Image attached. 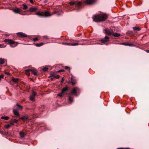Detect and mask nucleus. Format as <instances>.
<instances>
[{
  "label": "nucleus",
  "instance_id": "nucleus-1",
  "mask_svg": "<svg viewBox=\"0 0 149 149\" xmlns=\"http://www.w3.org/2000/svg\"><path fill=\"white\" fill-rule=\"evenodd\" d=\"M107 18V15L106 14L96 15L93 17V21L99 22L105 21Z\"/></svg>",
  "mask_w": 149,
  "mask_h": 149
},
{
  "label": "nucleus",
  "instance_id": "nucleus-2",
  "mask_svg": "<svg viewBox=\"0 0 149 149\" xmlns=\"http://www.w3.org/2000/svg\"><path fill=\"white\" fill-rule=\"evenodd\" d=\"M54 14V13L52 14H51L48 11H45L44 12L38 11L36 13V14L39 17H50Z\"/></svg>",
  "mask_w": 149,
  "mask_h": 149
},
{
  "label": "nucleus",
  "instance_id": "nucleus-3",
  "mask_svg": "<svg viewBox=\"0 0 149 149\" xmlns=\"http://www.w3.org/2000/svg\"><path fill=\"white\" fill-rule=\"evenodd\" d=\"M25 71L26 74H28L30 71L32 72L34 75H37V72L36 71L33 69H29L25 70Z\"/></svg>",
  "mask_w": 149,
  "mask_h": 149
},
{
  "label": "nucleus",
  "instance_id": "nucleus-4",
  "mask_svg": "<svg viewBox=\"0 0 149 149\" xmlns=\"http://www.w3.org/2000/svg\"><path fill=\"white\" fill-rule=\"evenodd\" d=\"M79 91V89L78 87H74L72 88L70 93L72 94H75L77 92Z\"/></svg>",
  "mask_w": 149,
  "mask_h": 149
},
{
  "label": "nucleus",
  "instance_id": "nucleus-5",
  "mask_svg": "<svg viewBox=\"0 0 149 149\" xmlns=\"http://www.w3.org/2000/svg\"><path fill=\"white\" fill-rule=\"evenodd\" d=\"M21 10L19 8H15L13 10V11L15 13L17 14L18 13L21 15H26L25 14H21L20 12H21Z\"/></svg>",
  "mask_w": 149,
  "mask_h": 149
},
{
  "label": "nucleus",
  "instance_id": "nucleus-6",
  "mask_svg": "<svg viewBox=\"0 0 149 149\" xmlns=\"http://www.w3.org/2000/svg\"><path fill=\"white\" fill-rule=\"evenodd\" d=\"M36 93L34 91H33L29 97V99L31 101H33L34 100L35 97Z\"/></svg>",
  "mask_w": 149,
  "mask_h": 149
},
{
  "label": "nucleus",
  "instance_id": "nucleus-7",
  "mask_svg": "<svg viewBox=\"0 0 149 149\" xmlns=\"http://www.w3.org/2000/svg\"><path fill=\"white\" fill-rule=\"evenodd\" d=\"M109 38L107 36H105L104 39L100 40V41L102 43H104L109 41Z\"/></svg>",
  "mask_w": 149,
  "mask_h": 149
},
{
  "label": "nucleus",
  "instance_id": "nucleus-8",
  "mask_svg": "<svg viewBox=\"0 0 149 149\" xmlns=\"http://www.w3.org/2000/svg\"><path fill=\"white\" fill-rule=\"evenodd\" d=\"M17 34L19 37H26L27 36V35L22 32H18L17 33Z\"/></svg>",
  "mask_w": 149,
  "mask_h": 149
},
{
  "label": "nucleus",
  "instance_id": "nucleus-9",
  "mask_svg": "<svg viewBox=\"0 0 149 149\" xmlns=\"http://www.w3.org/2000/svg\"><path fill=\"white\" fill-rule=\"evenodd\" d=\"M95 0H86L85 1V3L87 5H91L94 3Z\"/></svg>",
  "mask_w": 149,
  "mask_h": 149
},
{
  "label": "nucleus",
  "instance_id": "nucleus-10",
  "mask_svg": "<svg viewBox=\"0 0 149 149\" xmlns=\"http://www.w3.org/2000/svg\"><path fill=\"white\" fill-rule=\"evenodd\" d=\"M104 31L105 33L108 35H112L113 33V31L111 29H105Z\"/></svg>",
  "mask_w": 149,
  "mask_h": 149
},
{
  "label": "nucleus",
  "instance_id": "nucleus-11",
  "mask_svg": "<svg viewBox=\"0 0 149 149\" xmlns=\"http://www.w3.org/2000/svg\"><path fill=\"white\" fill-rule=\"evenodd\" d=\"M13 112L14 115L17 116H19V114L17 109H14L13 110Z\"/></svg>",
  "mask_w": 149,
  "mask_h": 149
},
{
  "label": "nucleus",
  "instance_id": "nucleus-12",
  "mask_svg": "<svg viewBox=\"0 0 149 149\" xmlns=\"http://www.w3.org/2000/svg\"><path fill=\"white\" fill-rule=\"evenodd\" d=\"M15 42L11 39L10 40L8 43L10 45V46L11 47H14L12 46V45L14 44Z\"/></svg>",
  "mask_w": 149,
  "mask_h": 149
},
{
  "label": "nucleus",
  "instance_id": "nucleus-13",
  "mask_svg": "<svg viewBox=\"0 0 149 149\" xmlns=\"http://www.w3.org/2000/svg\"><path fill=\"white\" fill-rule=\"evenodd\" d=\"M21 119L22 120H29V118L28 116H23L22 117H21Z\"/></svg>",
  "mask_w": 149,
  "mask_h": 149
},
{
  "label": "nucleus",
  "instance_id": "nucleus-14",
  "mask_svg": "<svg viewBox=\"0 0 149 149\" xmlns=\"http://www.w3.org/2000/svg\"><path fill=\"white\" fill-rule=\"evenodd\" d=\"M37 9L36 8L31 7L29 9V11L30 12L35 11Z\"/></svg>",
  "mask_w": 149,
  "mask_h": 149
},
{
  "label": "nucleus",
  "instance_id": "nucleus-15",
  "mask_svg": "<svg viewBox=\"0 0 149 149\" xmlns=\"http://www.w3.org/2000/svg\"><path fill=\"white\" fill-rule=\"evenodd\" d=\"M112 35L115 37H118L120 36V34L117 33H113V32Z\"/></svg>",
  "mask_w": 149,
  "mask_h": 149
},
{
  "label": "nucleus",
  "instance_id": "nucleus-16",
  "mask_svg": "<svg viewBox=\"0 0 149 149\" xmlns=\"http://www.w3.org/2000/svg\"><path fill=\"white\" fill-rule=\"evenodd\" d=\"M68 89V88L67 87L63 88L62 89V93H64L65 92L67 91Z\"/></svg>",
  "mask_w": 149,
  "mask_h": 149
},
{
  "label": "nucleus",
  "instance_id": "nucleus-17",
  "mask_svg": "<svg viewBox=\"0 0 149 149\" xmlns=\"http://www.w3.org/2000/svg\"><path fill=\"white\" fill-rule=\"evenodd\" d=\"M68 101L70 103H72L73 101V98L70 96H69L68 97Z\"/></svg>",
  "mask_w": 149,
  "mask_h": 149
},
{
  "label": "nucleus",
  "instance_id": "nucleus-18",
  "mask_svg": "<svg viewBox=\"0 0 149 149\" xmlns=\"http://www.w3.org/2000/svg\"><path fill=\"white\" fill-rule=\"evenodd\" d=\"M16 106L17 107V108L18 110L21 109L22 108V107L18 104H17Z\"/></svg>",
  "mask_w": 149,
  "mask_h": 149
},
{
  "label": "nucleus",
  "instance_id": "nucleus-19",
  "mask_svg": "<svg viewBox=\"0 0 149 149\" xmlns=\"http://www.w3.org/2000/svg\"><path fill=\"white\" fill-rule=\"evenodd\" d=\"M133 29L134 31H136V30L140 31V29L139 27H136V26L133 27Z\"/></svg>",
  "mask_w": 149,
  "mask_h": 149
},
{
  "label": "nucleus",
  "instance_id": "nucleus-20",
  "mask_svg": "<svg viewBox=\"0 0 149 149\" xmlns=\"http://www.w3.org/2000/svg\"><path fill=\"white\" fill-rule=\"evenodd\" d=\"M1 119H4L6 120H7L9 119V117L8 116H2L1 118Z\"/></svg>",
  "mask_w": 149,
  "mask_h": 149
},
{
  "label": "nucleus",
  "instance_id": "nucleus-21",
  "mask_svg": "<svg viewBox=\"0 0 149 149\" xmlns=\"http://www.w3.org/2000/svg\"><path fill=\"white\" fill-rule=\"evenodd\" d=\"M5 61L4 59L2 58H0V64H2L4 63Z\"/></svg>",
  "mask_w": 149,
  "mask_h": 149
},
{
  "label": "nucleus",
  "instance_id": "nucleus-22",
  "mask_svg": "<svg viewBox=\"0 0 149 149\" xmlns=\"http://www.w3.org/2000/svg\"><path fill=\"white\" fill-rule=\"evenodd\" d=\"M44 44V43L42 42H41L40 43H37L36 44V46L39 47L42 45Z\"/></svg>",
  "mask_w": 149,
  "mask_h": 149
},
{
  "label": "nucleus",
  "instance_id": "nucleus-23",
  "mask_svg": "<svg viewBox=\"0 0 149 149\" xmlns=\"http://www.w3.org/2000/svg\"><path fill=\"white\" fill-rule=\"evenodd\" d=\"M19 135L21 137H23L24 136V134L22 132H19Z\"/></svg>",
  "mask_w": 149,
  "mask_h": 149
},
{
  "label": "nucleus",
  "instance_id": "nucleus-24",
  "mask_svg": "<svg viewBox=\"0 0 149 149\" xmlns=\"http://www.w3.org/2000/svg\"><path fill=\"white\" fill-rule=\"evenodd\" d=\"M22 6H23V8L24 10L28 8V6L24 4H23Z\"/></svg>",
  "mask_w": 149,
  "mask_h": 149
},
{
  "label": "nucleus",
  "instance_id": "nucleus-25",
  "mask_svg": "<svg viewBox=\"0 0 149 149\" xmlns=\"http://www.w3.org/2000/svg\"><path fill=\"white\" fill-rule=\"evenodd\" d=\"M13 81L15 82L16 83L19 80V79L18 78H13L12 79Z\"/></svg>",
  "mask_w": 149,
  "mask_h": 149
},
{
  "label": "nucleus",
  "instance_id": "nucleus-26",
  "mask_svg": "<svg viewBox=\"0 0 149 149\" xmlns=\"http://www.w3.org/2000/svg\"><path fill=\"white\" fill-rule=\"evenodd\" d=\"M12 122H13V123H17L18 122V121L17 120L15 119L12 120H11Z\"/></svg>",
  "mask_w": 149,
  "mask_h": 149
},
{
  "label": "nucleus",
  "instance_id": "nucleus-27",
  "mask_svg": "<svg viewBox=\"0 0 149 149\" xmlns=\"http://www.w3.org/2000/svg\"><path fill=\"white\" fill-rule=\"evenodd\" d=\"M48 70V68L46 67H45L43 68L42 69V70L44 71H46Z\"/></svg>",
  "mask_w": 149,
  "mask_h": 149
},
{
  "label": "nucleus",
  "instance_id": "nucleus-28",
  "mask_svg": "<svg viewBox=\"0 0 149 149\" xmlns=\"http://www.w3.org/2000/svg\"><path fill=\"white\" fill-rule=\"evenodd\" d=\"M77 6H79L81 5V3L80 2H76V4Z\"/></svg>",
  "mask_w": 149,
  "mask_h": 149
},
{
  "label": "nucleus",
  "instance_id": "nucleus-29",
  "mask_svg": "<svg viewBox=\"0 0 149 149\" xmlns=\"http://www.w3.org/2000/svg\"><path fill=\"white\" fill-rule=\"evenodd\" d=\"M6 46L2 44H0V48H4Z\"/></svg>",
  "mask_w": 149,
  "mask_h": 149
},
{
  "label": "nucleus",
  "instance_id": "nucleus-30",
  "mask_svg": "<svg viewBox=\"0 0 149 149\" xmlns=\"http://www.w3.org/2000/svg\"><path fill=\"white\" fill-rule=\"evenodd\" d=\"M10 39H6L4 40V42H8V43L9 41H10Z\"/></svg>",
  "mask_w": 149,
  "mask_h": 149
},
{
  "label": "nucleus",
  "instance_id": "nucleus-31",
  "mask_svg": "<svg viewBox=\"0 0 149 149\" xmlns=\"http://www.w3.org/2000/svg\"><path fill=\"white\" fill-rule=\"evenodd\" d=\"M69 4L71 5H73L76 4V2H71L69 3Z\"/></svg>",
  "mask_w": 149,
  "mask_h": 149
},
{
  "label": "nucleus",
  "instance_id": "nucleus-32",
  "mask_svg": "<svg viewBox=\"0 0 149 149\" xmlns=\"http://www.w3.org/2000/svg\"><path fill=\"white\" fill-rule=\"evenodd\" d=\"M132 33V31H128L127 32V34L128 35H130Z\"/></svg>",
  "mask_w": 149,
  "mask_h": 149
},
{
  "label": "nucleus",
  "instance_id": "nucleus-33",
  "mask_svg": "<svg viewBox=\"0 0 149 149\" xmlns=\"http://www.w3.org/2000/svg\"><path fill=\"white\" fill-rule=\"evenodd\" d=\"M10 126V125L9 124L7 125L6 126V128L7 129H8Z\"/></svg>",
  "mask_w": 149,
  "mask_h": 149
},
{
  "label": "nucleus",
  "instance_id": "nucleus-34",
  "mask_svg": "<svg viewBox=\"0 0 149 149\" xmlns=\"http://www.w3.org/2000/svg\"><path fill=\"white\" fill-rule=\"evenodd\" d=\"M33 40L34 41H38V39L37 37H36L33 38Z\"/></svg>",
  "mask_w": 149,
  "mask_h": 149
},
{
  "label": "nucleus",
  "instance_id": "nucleus-35",
  "mask_svg": "<svg viewBox=\"0 0 149 149\" xmlns=\"http://www.w3.org/2000/svg\"><path fill=\"white\" fill-rule=\"evenodd\" d=\"M78 45V43H72V44H71L70 45H71L72 46H75V45Z\"/></svg>",
  "mask_w": 149,
  "mask_h": 149
},
{
  "label": "nucleus",
  "instance_id": "nucleus-36",
  "mask_svg": "<svg viewBox=\"0 0 149 149\" xmlns=\"http://www.w3.org/2000/svg\"><path fill=\"white\" fill-rule=\"evenodd\" d=\"M71 83L73 84H75V82L74 80L73 79H71Z\"/></svg>",
  "mask_w": 149,
  "mask_h": 149
},
{
  "label": "nucleus",
  "instance_id": "nucleus-37",
  "mask_svg": "<svg viewBox=\"0 0 149 149\" xmlns=\"http://www.w3.org/2000/svg\"><path fill=\"white\" fill-rule=\"evenodd\" d=\"M54 77L57 79H58L60 77V76L59 75H57L56 76H55Z\"/></svg>",
  "mask_w": 149,
  "mask_h": 149
},
{
  "label": "nucleus",
  "instance_id": "nucleus-38",
  "mask_svg": "<svg viewBox=\"0 0 149 149\" xmlns=\"http://www.w3.org/2000/svg\"><path fill=\"white\" fill-rule=\"evenodd\" d=\"M64 70H59L57 71L58 72H64Z\"/></svg>",
  "mask_w": 149,
  "mask_h": 149
},
{
  "label": "nucleus",
  "instance_id": "nucleus-39",
  "mask_svg": "<svg viewBox=\"0 0 149 149\" xmlns=\"http://www.w3.org/2000/svg\"><path fill=\"white\" fill-rule=\"evenodd\" d=\"M43 38H44L47 39H48V37L47 36H43Z\"/></svg>",
  "mask_w": 149,
  "mask_h": 149
},
{
  "label": "nucleus",
  "instance_id": "nucleus-40",
  "mask_svg": "<svg viewBox=\"0 0 149 149\" xmlns=\"http://www.w3.org/2000/svg\"><path fill=\"white\" fill-rule=\"evenodd\" d=\"M63 93H62V92L60 94H58V96L60 97H62V95H63Z\"/></svg>",
  "mask_w": 149,
  "mask_h": 149
},
{
  "label": "nucleus",
  "instance_id": "nucleus-41",
  "mask_svg": "<svg viewBox=\"0 0 149 149\" xmlns=\"http://www.w3.org/2000/svg\"><path fill=\"white\" fill-rule=\"evenodd\" d=\"M128 44L129 43H122V44L123 45H125L128 46Z\"/></svg>",
  "mask_w": 149,
  "mask_h": 149
},
{
  "label": "nucleus",
  "instance_id": "nucleus-42",
  "mask_svg": "<svg viewBox=\"0 0 149 149\" xmlns=\"http://www.w3.org/2000/svg\"><path fill=\"white\" fill-rule=\"evenodd\" d=\"M64 77H63L62 79H61V82H62V83H63L64 81Z\"/></svg>",
  "mask_w": 149,
  "mask_h": 149
},
{
  "label": "nucleus",
  "instance_id": "nucleus-43",
  "mask_svg": "<svg viewBox=\"0 0 149 149\" xmlns=\"http://www.w3.org/2000/svg\"><path fill=\"white\" fill-rule=\"evenodd\" d=\"M3 76H4L2 74V75H0V79H1V78H2L3 77Z\"/></svg>",
  "mask_w": 149,
  "mask_h": 149
},
{
  "label": "nucleus",
  "instance_id": "nucleus-44",
  "mask_svg": "<svg viewBox=\"0 0 149 149\" xmlns=\"http://www.w3.org/2000/svg\"><path fill=\"white\" fill-rule=\"evenodd\" d=\"M128 46H130L131 47L133 46H134V45L133 44H128Z\"/></svg>",
  "mask_w": 149,
  "mask_h": 149
},
{
  "label": "nucleus",
  "instance_id": "nucleus-45",
  "mask_svg": "<svg viewBox=\"0 0 149 149\" xmlns=\"http://www.w3.org/2000/svg\"><path fill=\"white\" fill-rule=\"evenodd\" d=\"M11 121V123H10V124L9 125H10V126L13 125L14 123H13V122H12V121Z\"/></svg>",
  "mask_w": 149,
  "mask_h": 149
},
{
  "label": "nucleus",
  "instance_id": "nucleus-46",
  "mask_svg": "<svg viewBox=\"0 0 149 149\" xmlns=\"http://www.w3.org/2000/svg\"><path fill=\"white\" fill-rule=\"evenodd\" d=\"M128 149V148H118L117 149Z\"/></svg>",
  "mask_w": 149,
  "mask_h": 149
},
{
  "label": "nucleus",
  "instance_id": "nucleus-47",
  "mask_svg": "<svg viewBox=\"0 0 149 149\" xmlns=\"http://www.w3.org/2000/svg\"><path fill=\"white\" fill-rule=\"evenodd\" d=\"M29 1H30V2L31 3H33V0H30Z\"/></svg>",
  "mask_w": 149,
  "mask_h": 149
},
{
  "label": "nucleus",
  "instance_id": "nucleus-48",
  "mask_svg": "<svg viewBox=\"0 0 149 149\" xmlns=\"http://www.w3.org/2000/svg\"><path fill=\"white\" fill-rule=\"evenodd\" d=\"M65 69H68L69 68H70L68 66H65Z\"/></svg>",
  "mask_w": 149,
  "mask_h": 149
},
{
  "label": "nucleus",
  "instance_id": "nucleus-49",
  "mask_svg": "<svg viewBox=\"0 0 149 149\" xmlns=\"http://www.w3.org/2000/svg\"><path fill=\"white\" fill-rule=\"evenodd\" d=\"M64 44H65L66 45H69V43H63Z\"/></svg>",
  "mask_w": 149,
  "mask_h": 149
},
{
  "label": "nucleus",
  "instance_id": "nucleus-50",
  "mask_svg": "<svg viewBox=\"0 0 149 149\" xmlns=\"http://www.w3.org/2000/svg\"><path fill=\"white\" fill-rule=\"evenodd\" d=\"M6 74L8 75H9L10 74V73L8 72H6Z\"/></svg>",
  "mask_w": 149,
  "mask_h": 149
},
{
  "label": "nucleus",
  "instance_id": "nucleus-51",
  "mask_svg": "<svg viewBox=\"0 0 149 149\" xmlns=\"http://www.w3.org/2000/svg\"><path fill=\"white\" fill-rule=\"evenodd\" d=\"M146 52L147 53H149V50H146Z\"/></svg>",
  "mask_w": 149,
  "mask_h": 149
},
{
  "label": "nucleus",
  "instance_id": "nucleus-52",
  "mask_svg": "<svg viewBox=\"0 0 149 149\" xmlns=\"http://www.w3.org/2000/svg\"><path fill=\"white\" fill-rule=\"evenodd\" d=\"M47 0H45V1H44V2H45V3H47Z\"/></svg>",
  "mask_w": 149,
  "mask_h": 149
},
{
  "label": "nucleus",
  "instance_id": "nucleus-53",
  "mask_svg": "<svg viewBox=\"0 0 149 149\" xmlns=\"http://www.w3.org/2000/svg\"><path fill=\"white\" fill-rule=\"evenodd\" d=\"M51 79L52 80V78H51Z\"/></svg>",
  "mask_w": 149,
  "mask_h": 149
}]
</instances>
